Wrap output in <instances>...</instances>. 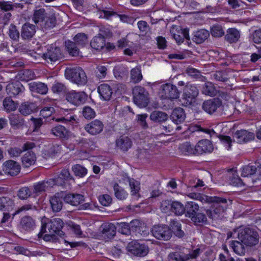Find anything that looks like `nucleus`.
<instances>
[{
	"label": "nucleus",
	"instance_id": "4",
	"mask_svg": "<svg viewBox=\"0 0 261 261\" xmlns=\"http://www.w3.org/2000/svg\"><path fill=\"white\" fill-rule=\"evenodd\" d=\"M65 75L67 79L78 85H84L87 82L85 72L79 67L66 68Z\"/></svg>",
	"mask_w": 261,
	"mask_h": 261
},
{
	"label": "nucleus",
	"instance_id": "32",
	"mask_svg": "<svg viewBox=\"0 0 261 261\" xmlns=\"http://www.w3.org/2000/svg\"><path fill=\"white\" fill-rule=\"evenodd\" d=\"M240 38V33L236 28H229L226 31L225 40L229 43L237 42Z\"/></svg>",
	"mask_w": 261,
	"mask_h": 261
},
{
	"label": "nucleus",
	"instance_id": "1",
	"mask_svg": "<svg viewBox=\"0 0 261 261\" xmlns=\"http://www.w3.org/2000/svg\"><path fill=\"white\" fill-rule=\"evenodd\" d=\"M188 196L202 203H212V209L206 211L207 216L212 219H218L228 205L227 199L220 197H208L198 193H192Z\"/></svg>",
	"mask_w": 261,
	"mask_h": 261
},
{
	"label": "nucleus",
	"instance_id": "42",
	"mask_svg": "<svg viewBox=\"0 0 261 261\" xmlns=\"http://www.w3.org/2000/svg\"><path fill=\"white\" fill-rule=\"evenodd\" d=\"M244 244L240 241H232L230 242V246L234 252L239 255H244L245 253Z\"/></svg>",
	"mask_w": 261,
	"mask_h": 261
},
{
	"label": "nucleus",
	"instance_id": "45",
	"mask_svg": "<svg viewBox=\"0 0 261 261\" xmlns=\"http://www.w3.org/2000/svg\"><path fill=\"white\" fill-rule=\"evenodd\" d=\"M201 92L203 94L210 96H214L217 94V90L211 82L205 83L202 86Z\"/></svg>",
	"mask_w": 261,
	"mask_h": 261
},
{
	"label": "nucleus",
	"instance_id": "13",
	"mask_svg": "<svg viewBox=\"0 0 261 261\" xmlns=\"http://www.w3.org/2000/svg\"><path fill=\"white\" fill-rule=\"evenodd\" d=\"M195 128V130L201 131L209 134L211 137L214 136L218 137L221 142L225 145V148L227 150L231 148L232 141L230 137L220 135L218 136V134L213 130V129L203 128L199 125H196Z\"/></svg>",
	"mask_w": 261,
	"mask_h": 261
},
{
	"label": "nucleus",
	"instance_id": "23",
	"mask_svg": "<svg viewBox=\"0 0 261 261\" xmlns=\"http://www.w3.org/2000/svg\"><path fill=\"white\" fill-rule=\"evenodd\" d=\"M233 138L237 143L241 144L252 140L254 135L252 133L243 129L237 131L233 135Z\"/></svg>",
	"mask_w": 261,
	"mask_h": 261
},
{
	"label": "nucleus",
	"instance_id": "38",
	"mask_svg": "<svg viewBox=\"0 0 261 261\" xmlns=\"http://www.w3.org/2000/svg\"><path fill=\"white\" fill-rule=\"evenodd\" d=\"M9 118L11 125L15 128H19L24 125L23 118L18 114H12L9 115Z\"/></svg>",
	"mask_w": 261,
	"mask_h": 261
},
{
	"label": "nucleus",
	"instance_id": "19",
	"mask_svg": "<svg viewBox=\"0 0 261 261\" xmlns=\"http://www.w3.org/2000/svg\"><path fill=\"white\" fill-rule=\"evenodd\" d=\"M103 128L102 122L97 119L94 120L85 126V129L92 135H96L100 133Z\"/></svg>",
	"mask_w": 261,
	"mask_h": 261
},
{
	"label": "nucleus",
	"instance_id": "10",
	"mask_svg": "<svg viewBox=\"0 0 261 261\" xmlns=\"http://www.w3.org/2000/svg\"><path fill=\"white\" fill-rule=\"evenodd\" d=\"M126 249L130 254L138 256H144L148 253V248L146 245L137 242L129 243Z\"/></svg>",
	"mask_w": 261,
	"mask_h": 261
},
{
	"label": "nucleus",
	"instance_id": "52",
	"mask_svg": "<svg viewBox=\"0 0 261 261\" xmlns=\"http://www.w3.org/2000/svg\"><path fill=\"white\" fill-rule=\"evenodd\" d=\"M74 41L76 45L84 47L88 44V37L84 33H78L74 37Z\"/></svg>",
	"mask_w": 261,
	"mask_h": 261
},
{
	"label": "nucleus",
	"instance_id": "64",
	"mask_svg": "<svg viewBox=\"0 0 261 261\" xmlns=\"http://www.w3.org/2000/svg\"><path fill=\"white\" fill-rule=\"evenodd\" d=\"M212 76L215 80L218 81L224 82L228 80L227 74L225 72L216 71Z\"/></svg>",
	"mask_w": 261,
	"mask_h": 261
},
{
	"label": "nucleus",
	"instance_id": "44",
	"mask_svg": "<svg viewBox=\"0 0 261 261\" xmlns=\"http://www.w3.org/2000/svg\"><path fill=\"white\" fill-rule=\"evenodd\" d=\"M170 229H172L175 235L178 238H182L184 236L185 233L183 230L181 229V224L177 220H171L170 223Z\"/></svg>",
	"mask_w": 261,
	"mask_h": 261
},
{
	"label": "nucleus",
	"instance_id": "59",
	"mask_svg": "<svg viewBox=\"0 0 261 261\" xmlns=\"http://www.w3.org/2000/svg\"><path fill=\"white\" fill-rule=\"evenodd\" d=\"M82 114L86 119H91L94 118L96 115L94 110L89 106H85L83 108Z\"/></svg>",
	"mask_w": 261,
	"mask_h": 261
},
{
	"label": "nucleus",
	"instance_id": "36",
	"mask_svg": "<svg viewBox=\"0 0 261 261\" xmlns=\"http://www.w3.org/2000/svg\"><path fill=\"white\" fill-rule=\"evenodd\" d=\"M150 119L155 122L163 123L168 119V115L161 111H154L150 115Z\"/></svg>",
	"mask_w": 261,
	"mask_h": 261
},
{
	"label": "nucleus",
	"instance_id": "57",
	"mask_svg": "<svg viewBox=\"0 0 261 261\" xmlns=\"http://www.w3.org/2000/svg\"><path fill=\"white\" fill-rule=\"evenodd\" d=\"M8 34L10 38L13 40L17 41L19 38V32L13 24H11L9 26Z\"/></svg>",
	"mask_w": 261,
	"mask_h": 261
},
{
	"label": "nucleus",
	"instance_id": "31",
	"mask_svg": "<svg viewBox=\"0 0 261 261\" xmlns=\"http://www.w3.org/2000/svg\"><path fill=\"white\" fill-rule=\"evenodd\" d=\"M36 109L37 106L35 103L27 101L21 103L19 111L22 115L27 116L36 112Z\"/></svg>",
	"mask_w": 261,
	"mask_h": 261
},
{
	"label": "nucleus",
	"instance_id": "9",
	"mask_svg": "<svg viewBox=\"0 0 261 261\" xmlns=\"http://www.w3.org/2000/svg\"><path fill=\"white\" fill-rule=\"evenodd\" d=\"M42 57L47 62H55L62 59L63 55L60 48L51 45L48 47L46 53L42 54Z\"/></svg>",
	"mask_w": 261,
	"mask_h": 261
},
{
	"label": "nucleus",
	"instance_id": "56",
	"mask_svg": "<svg viewBox=\"0 0 261 261\" xmlns=\"http://www.w3.org/2000/svg\"><path fill=\"white\" fill-rule=\"evenodd\" d=\"M172 201L171 200H163L161 202L160 210L162 212L166 214L171 213Z\"/></svg>",
	"mask_w": 261,
	"mask_h": 261
},
{
	"label": "nucleus",
	"instance_id": "20",
	"mask_svg": "<svg viewBox=\"0 0 261 261\" xmlns=\"http://www.w3.org/2000/svg\"><path fill=\"white\" fill-rule=\"evenodd\" d=\"M24 90V87L19 81H15L9 83L6 87V92L11 97L16 96L23 92Z\"/></svg>",
	"mask_w": 261,
	"mask_h": 261
},
{
	"label": "nucleus",
	"instance_id": "43",
	"mask_svg": "<svg viewBox=\"0 0 261 261\" xmlns=\"http://www.w3.org/2000/svg\"><path fill=\"white\" fill-rule=\"evenodd\" d=\"M129 187L131 190V194L134 196L136 199H138L140 197L139 192L140 189V182L134 178H128Z\"/></svg>",
	"mask_w": 261,
	"mask_h": 261
},
{
	"label": "nucleus",
	"instance_id": "29",
	"mask_svg": "<svg viewBox=\"0 0 261 261\" xmlns=\"http://www.w3.org/2000/svg\"><path fill=\"white\" fill-rule=\"evenodd\" d=\"M117 147L123 151H127L132 146L131 139L126 136H121L116 141Z\"/></svg>",
	"mask_w": 261,
	"mask_h": 261
},
{
	"label": "nucleus",
	"instance_id": "24",
	"mask_svg": "<svg viewBox=\"0 0 261 261\" xmlns=\"http://www.w3.org/2000/svg\"><path fill=\"white\" fill-rule=\"evenodd\" d=\"M36 26L30 23H25L21 28V36L24 40L31 39L36 33Z\"/></svg>",
	"mask_w": 261,
	"mask_h": 261
},
{
	"label": "nucleus",
	"instance_id": "21",
	"mask_svg": "<svg viewBox=\"0 0 261 261\" xmlns=\"http://www.w3.org/2000/svg\"><path fill=\"white\" fill-rule=\"evenodd\" d=\"M36 227L35 220L31 217L25 216L23 217L20 221V228L22 231L30 232Z\"/></svg>",
	"mask_w": 261,
	"mask_h": 261
},
{
	"label": "nucleus",
	"instance_id": "47",
	"mask_svg": "<svg viewBox=\"0 0 261 261\" xmlns=\"http://www.w3.org/2000/svg\"><path fill=\"white\" fill-rule=\"evenodd\" d=\"M13 201L8 197H0V210L9 211L13 206Z\"/></svg>",
	"mask_w": 261,
	"mask_h": 261
},
{
	"label": "nucleus",
	"instance_id": "46",
	"mask_svg": "<svg viewBox=\"0 0 261 261\" xmlns=\"http://www.w3.org/2000/svg\"><path fill=\"white\" fill-rule=\"evenodd\" d=\"M191 220L196 225L198 226H202L207 222L206 216L202 213H197Z\"/></svg>",
	"mask_w": 261,
	"mask_h": 261
},
{
	"label": "nucleus",
	"instance_id": "11",
	"mask_svg": "<svg viewBox=\"0 0 261 261\" xmlns=\"http://www.w3.org/2000/svg\"><path fill=\"white\" fill-rule=\"evenodd\" d=\"M87 99V95L84 92L70 91L66 94V99L74 106H78L84 103Z\"/></svg>",
	"mask_w": 261,
	"mask_h": 261
},
{
	"label": "nucleus",
	"instance_id": "25",
	"mask_svg": "<svg viewBox=\"0 0 261 261\" xmlns=\"http://www.w3.org/2000/svg\"><path fill=\"white\" fill-rule=\"evenodd\" d=\"M64 200L73 206H77L84 201V196L80 194H68L64 195Z\"/></svg>",
	"mask_w": 261,
	"mask_h": 261
},
{
	"label": "nucleus",
	"instance_id": "35",
	"mask_svg": "<svg viewBox=\"0 0 261 261\" xmlns=\"http://www.w3.org/2000/svg\"><path fill=\"white\" fill-rule=\"evenodd\" d=\"M210 36L209 32L205 29H201L194 34L193 41L197 44L204 42Z\"/></svg>",
	"mask_w": 261,
	"mask_h": 261
},
{
	"label": "nucleus",
	"instance_id": "60",
	"mask_svg": "<svg viewBox=\"0 0 261 261\" xmlns=\"http://www.w3.org/2000/svg\"><path fill=\"white\" fill-rule=\"evenodd\" d=\"M249 40L256 44L261 43V30H256L251 33Z\"/></svg>",
	"mask_w": 261,
	"mask_h": 261
},
{
	"label": "nucleus",
	"instance_id": "53",
	"mask_svg": "<svg viewBox=\"0 0 261 261\" xmlns=\"http://www.w3.org/2000/svg\"><path fill=\"white\" fill-rule=\"evenodd\" d=\"M130 78L132 81L135 83H138L142 79V75L140 67H136L130 71Z\"/></svg>",
	"mask_w": 261,
	"mask_h": 261
},
{
	"label": "nucleus",
	"instance_id": "62",
	"mask_svg": "<svg viewBox=\"0 0 261 261\" xmlns=\"http://www.w3.org/2000/svg\"><path fill=\"white\" fill-rule=\"evenodd\" d=\"M107 71L108 69L106 66L102 65L97 66L95 70L96 75L99 79H103L107 74Z\"/></svg>",
	"mask_w": 261,
	"mask_h": 261
},
{
	"label": "nucleus",
	"instance_id": "50",
	"mask_svg": "<svg viewBox=\"0 0 261 261\" xmlns=\"http://www.w3.org/2000/svg\"><path fill=\"white\" fill-rule=\"evenodd\" d=\"M113 188L115 193V196L118 199L120 200L126 199L128 196V194L124 189L119 186L118 184H115Z\"/></svg>",
	"mask_w": 261,
	"mask_h": 261
},
{
	"label": "nucleus",
	"instance_id": "58",
	"mask_svg": "<svg viewBox=\"0 0 261 261\" xmlns=\"http://www.w3.org/2000/svg\"><path fill=\"white\" fill-rule=\"evenodd\" d=\"M32 194V191L31 189L27 187H24L20 188L17 193V196L19 198L24 200L27 199Z\"/></svg>",
	"mask_w": 261,
	"mask_h": 261
},
{
	"label": "nucleus",
	"instance_id": "51",
	"mask_svg": "<svg viewBox=\"0 0 261 261\" xmlns=\"http://www.w3.org/2000/svg\"><path fill=\"white\" fill-rule=\"evenodd\" d=\"M56 24V18L55 15H51L46 17L42 23L41 24V27L45 29H49L54 27Z\"/></svg>",
	"mask_w": 261,
	"mask_h": 261
},
{
	"label": "nucleus",
	"instance_id": "17",
	"mask_svg": "<svg viewBox=\"0 0 261 261\" xmlns=\"http://www.w3.org/2000/svg\"><path fill=\"white\" fill-rule=\"evenodd\" d=\"M222 105V101L219 98H213L204 101L202 104V109L206 113L212 114Z\"/></svg>",
	"mask_w": 261,
	"mask_h": 261
},
{
	"label": "nucleus",
	"instance_id": "61",
	"mask_svg": "<svg viewBox=\"0 0 261 261\" xmlns=\"http://www.w3.org/2000/svg\"><path fill=\"white\" fill-rule=\"evenodd\" d=\"M61 176L63 177V179L66 182L67 186L68 188L70 187V184L69 183V182L70 180L74 181V178L73 176L70 174L69 172V170L68 169H63L61 172Z\"/></svg>",
	"mask_w": 261,
	"mask_h": 261
},
{
	"label": "nucleus",
	"instance_id": "6",
	"mask_svg": "<svg viewBox=\"0 0 261 261\" xmlns=\"http://www.w3.org/2000/svg\"><path fill=\"white\" fill-rule=\"evenodd\" d=\"M148 93L140 86H136L133 89L134 103L140 108L146 107L149 102Z\"/></svg>",
	"mask_w": 261,
	"mask_h": 261
},
{
	"label": "nucleus",
	"instance_id": "28",
	"mask_svg": "<svg viewBox=\"0 0 261 261\" xmlns=\"http://www.w3.org/2000/svg\"><path fill=\"white\" fill-rule=\"evenodd\" d=\"M170 118L176 124L183 122L186 118L184 109L179 107L174 109L170 115Z\"/></svg>",
	"mask_w": 261,
	"mask_h": 261
},
{
	"label": "nucleus",
	"instance_id": "15",
	"mask_svg": "<svg viewBox=\"0 0 261 261\" xmlns=\"http://www.w3.org/2000/svg\"><path fill=\"white\" fill-rule=\"evenodd\" d=\"M101 236L105 239H110L113 238L116 233L115 226L112 223H103L99 227Z\"/></svg>",
	"mask_w": 261,
	"mask_h": 261
},
{
	"label": "nucleus",
	"instance_id": "2",
	"mask_svg": "<svg viewBox=\"0 0 261 261\" xmlns=\"http://www.w3.org/2000/svg\"><path fill=\"white\" fill-rule=\"evenodd\" d=\"M63 225L64 223L60 218L51 219L47 222L42 224L40 232L38 234V237H40L43 232H51L62 237L64 234L62 230Z\"/></svg>",
	"mask_w": 261,
	"mask_h": 261
},
{
	"label": "nucleus",
	"instance_id": "26",
	"mask_svg": "<svg viewBox=\"0 0 261 261\" xmlns=\"http://www.w3.org/2000/svg\"><path fill=\"white\" fill-rule=\"evenodd\" d=\"M50 133L61 139H68L70 133L65 126L58 125L51 129Z\"/></svg>",
	"mask_w": 261,
	"mask_h": 261
},
{
	"label": "nucleus",
	"instance_id": "12",
	"mask_svg": "<svg viewBox=\"0 0 261 261\" xmlns=\"http://www.w3.org/2000/svg\"><path fill=\"white\" fill-rule=\"evenodd\" d=\"M241 176L243 177L252 176L253 180H261V165H247L242 168Z\"/></svg>",
	"mask_w": 261,
	"mask_h": 261
},
{
	"label": "nucleus",
	"instance_id": "14",
	"mask_svg": "<svg viewBox=\"0 0 261 261\" xmlns=\"http://www.w3.org/2000/svg\"><path fill=\"white\" fill-rule=\"evenodd\" d=\"M213 150L214 146L212 143L207 139L201 140L195 145V150L197 155L211 153Z\"/></svg>",
	"mask_w": 261,
	"mask_h": 261
},
{
	"label": "nucleus",
	"instance_id": "5",
	"mask_svg": "<svg viewBox=\"0 0 261 261\" xmlns=\"http://www.w3.org/2000/svg\"><path fill=\"white\" fill-rule=\"evenodd\" d=\"M199 94V90L194 85L187 84L184 90L180 101L182 105L185 107L192 106L195 102Z\"/></svg>",
	"mask_w": 261,
	"mask_h": 261
},
{
	"label": "nucleus",
	"instance_id": "18",
	"mask_svg": "<svg viewBox=\"0 0 261 261\" xmlns=\"http://www.w3.org/2000/svg\"><path fill=\"white\" fill-rule=\"evenodd\" d=\"M169 261H186L189 259L188 249L185 248L179 249L169 254Z\"/></svg>",
	"mask_w": 261,
	"mask_h": 261
},
{
	"label": "nucleus",
	"instance_id": "41",
	"mask_svg": "<svg viewBox=\"0 0 261 261\" xmlns=\"http://www.w3.org/2000/svg\"><path fill=\"white\" fill-rule=\"evenodd\" d=\"M52 180H48L38 182L34 185V192L35 193H40L45 191L48 188L53 187Z\"/></svg>",
	"mask_w": 261,
	"mask_h": 261
},
{
	"label": "nucleus",
	"instance_id": "48",
	"mask_svg": "<svg viewBox=\"0 0 261 261\" xmlns=\"http://www.w3.org/2000/svg\"><path fill=\"white\" fill-rule=\"evenodd\" d=\"M65 46L70 55L75 57L79 55V48L74 42L68 40L65 42Z\"/></svg>",
	"mask_w": 261,
	"mask_h": 261
},
{
	"label": "nucleus",
	"instance_id": "63",
	"mask_svg": "<svg viewBox=\"0 0 261 261\" xmlns=\"http://www.w3.org/2000/svg\"><path fill=\"white\" fill-rule=\"evenodd\" d=\"M211 34L215 37H220L224 35V31L221 25H217L212 28Z\"/></svg>",
	"mask_w": 261,
	"mask_h": 261
},
{
	"label": "nucleus",
	"instance_id": "54",
	"mask_svg": "<svg viewBox=\"0 0 261 261\" xmlns=\"http://www.w3.org/2000/svg\"><path fill=\"white\" fill-rule=\"evenodd\" d=\"M72 170L76 176H79L80 177L85 176L87 173V169L79 164L73 165L72 167Z\"/></svg>",
	"mask_w": 261,
	"mask_h": 261
},
{
	"label": "nucleus",
	"instance_id": "49",
	"mask_svg": "<svg viewBox=\"0 0 261 261\" xmlns=\"http://www.w3.org/2000/svg\"><path fill=\"white\" fill-rule=\"evenodd\" d=\"M185 212V206L180 202L177 201H172L171 213L177 216H180Z\"/></svg>",
	"mask_w": 261,
	"mask_h": 261
},
{
	"label": "nucleus",
	"instance_id": "55",
	"mask_svg": "<svg viewBox=\"0 0 261 261\" xmlns=\"http://www.w3.org/2000/svg\"><path fill=\"white\" fill-rule=\"evenodd\" d=\"M5 109L8 112L14 111L17 108V104L10 98H5L3 101Z\"/></svg>",
	"mask_w": 261,
	"mask_h": 261
},
{
	"label": "nucleus",
	"instance_id": "30",
	"mask_svg": "<svg viewBox=\"0 0 261 261\" xmlns=\"http://www.w3.org/2000/svg\"><path fill=\"white\" fill-rule=\"evenodd\" d=\"M98 92L100 97L105 100H110L113 90L111 87L107 84H102L98 87Z\"/></svg>",
	"mask_w": 261,
	"mask_h": 261
},
{
	"label": "nucleus",
	"instance_id": "27",
	"mask_svg": "<svg viewBox=\"0 0 261 261\" xmlns=\"http://www.w3.org/2000/svg\"><path fill=\"white\" fill-rule=\"evenodd\" d=\"M29 88L31 91L41 95L46 94L48 90L47 85L42 82H32L29 84Z\"/></svg>",
	"mask_w": 261,
	"mask_h": 261
},
{
	"label": "nucleus",
	"instance_id": "3",
	"mask_svg": "<svg viewBox=\"0 0 261 261\" xmlns=\"http://www.w3.org/2000/svg\"><path fill=\"white\" fill-rule=\"evenodd\" d=\"M238 238L242 243L248 246H255L259 241L257 232L250 228L240 229L238 233Z\"/></svg>",
	"mask_w": 261,
	"mask_h": 261
},
{
	"label": "nucleus",
	"instance_id": "8",
	"mask_svg": "<svg viewBox=\"0 0 261 261\" xmlns=\"http://www.w3.org/2000/svg\"><path fill=\"white\" fill-rule=\"evenodd\" d=\"M151 232L155 238L164 241L169 240L172 236L170 228L166 225L154 226Z\"/></svg>",
	"mask_w": 261,
	"mask_h": 261
},
{
	"label": "nucleus",
	"instance_id": "40",
	"mask_svg": "<svg viewBox=\"0 0 261 261\" xmlns=\"http://www.w3.org/2000/svg\"><path fill=\"white\" fill-rule=\"evenodd\" d=\"M46 13L44 9H39L34 11L33 20L36 24H38L40 27L46 17Z\"/></svg>",
	"mask_w": 261,
	"mask_h": 261
},
{
	"label": "nucleus",
	"instance_id": "34",
	"mask_svg": "<svg viewBox=\"0 0 261 261\" xmlns=\"http://www.w3.org/2000/svg\"><path fill=\"white\" fill-rule=\"evenodd\" d=\"M92 48L95 50H101L106 46L105 37L101 34L95 36L90 42Z\"/></svg>",
	"mask_w": 261,
	"mask_h": 261
},
{
	"label": "nucleus",
	"instance_id": "16",
	"mask_svg": "<svg viewBox=\"0 0 261 261\" xmlns=\"http://www.w3.org/2000/svg\"><path fill=\"white\" fill-rule=\"evenodd\" d=\"M3 169L6 174L14 176L20 172V166L16 162L8 160L3 164Z\"/></svg>",
	"mask_w": 261,
	"mask_h": 261
},
{
	"label": "nucleus",
	"instance_id": "33",
	"mask_svg": "<svg viewBox=\"0 0 261 261\" xmlns=\"http://www.w3.org/2000/svg\"><path fill=\"white\" fill-rule=\"evenodd\" d=\"M199 207V205L195 202H187L185 206L186 216L192 218L197 213Z\"/></svg>",
	"mask_w": 261,
	"mask_h": 261
},
{
	"label": "nucleus",
	"instance_id": "39",
	"mask_svg": "<svg viewBox=\"0 0 261 261\" xmlns=\"http://www.w3.org/2000/svg\"><path fill=\"white\" fill-rule=\"evenodd\" d=\"M22 165L26 168L33 165L36 161L35 153L32 151H28L22 158Z\"/></svg>",
	"mask_w": 261,
	"mask_h": 261
},
{
	"label": "nucleus",
	"instance_id": "7",
	"mask_svg": "<svg viewBox=\"0 0 261 261\" xmlns=\"http://www.w3.org/2000/svg\"><path fill=\"white\" fill-rule=\"evenodd\" d=\"M159 94L162 99H174L179 98L180 92L175 85L166 83L161 86Z\"/></svg>",
	"mask_w": 261,
	"mask_h": 261
},
{
	"label": "nucleus",
	"instance_id": "22",
	"mask_svg": "<svg viewBox=\"0 0 261 261\" xmlns=\"http://www.w3.org/2000/svg\"><path fill=\"white\" fill-rule=\"evenodd\" d=\"M64 195L63 192L57 193L50 198L49 201L51 208L54 212H58L62 210Z\"/></svg>",
	"mask_w": 261,
	"mask_h": 261
},
{
	"label": "nucleus",
	"instance_id": "37",
	"mask_svg": "<svg viewBox=\"0 0 261 261\" xmlns=\"http://www.w3.org/2000/svg\"><path fill=\"white\" fill-rule=\"evenodd\" d=\"M180 151L186 155H197L195 150V146L192 145L189 142H186L181 144L179 146Z\"/></svg>",
	"mask_w": 261,
	"mask_h": 261
}]
</instances>
